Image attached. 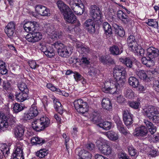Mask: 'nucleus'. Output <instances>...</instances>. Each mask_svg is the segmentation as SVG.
<instances>
[{"label":"nucleus","mask_w":159,"mask_h":159,"mask_svg":"<svg viewBox=\"0 0 159 159\" xmlns=\"http://www.w3.org/2000/svg\"><path fill=\"white\" fill-rule=\"evenodd\" d=\"M100 61L104 64H112L114 63V60L109 56H102L100 58Z\"/></svg>","instance_id":"35"},{"label":"nucleus","mask_w":159,"mask_h":159,"mask_svg":"<svg viewBox=\"0 0 159 159\" xmlns=\"http://www.w3.org/2000/svg\"><path fill=\"white\" fill-rule=\"evenodd\" d=\"M97 125L106 130H109L111 127V123L108 121H101Z\"/></svg>","instance_id":"32"},{"label":"nucleus","mask_w":159,"mask_h":159,"mask_svg":"<svg viewBox=\"0 0 159 159\" xmlns=\"http://www.w3.org/2000/svg\"><path fill=\"white\" fill-rule=\"evenodd\" d=\"M117 15L118 17L125 23H127L130 20L129 18L122 11H119Z\"/></svg>","instance_id":"23"},{"label":"nucleus","mask_w":159,"mask_h":159,"mask_svg":"<svg viewBox=\"0 0 159 159\" xmlns=\"http://www.w3.org/2000/svg\"><path fill=\"white\" fill-rule=\"evenodd\" d=\"M147 23L148 25L154 27V28H157L158 25L157 21L155 19H148V22Z\"/></svg>","instance_id":"47"},{"label":"nucleus","mask_w":159,"mask_h":159,"mask_svg":"<svg viewBox=\"0 0 159 159\" xmlns=\"http://www.w3.org/2000/svg\"><path fill=\"white\" fill-rule=\"evenodd\" d=\"M49 46V44H47L44 42H41L39 43V48L44 53Z\"/></svg>","instance_id":"49"},{"label":"nucleus","mask_w":159,"mask_h":159,"mask_svg":"<svg viewBox=\"0 0 159 159\" xmlns=\"http://www.w3.org/2000/svg\"><path fill=\"white\" fill-rule=\"evenodd\" d=\"M116 34H117L119 36L122 37L125 34V32L123 28L120 26H117V27L116 29Z\"/></svg>","instance_id":"44"},{"label":"nucleus","mask_w":159,"mask_h":159,"mask_svg":"<svg viewBox=\"0 0 159 159\" xmlns=\"http://www.w3.org/2000/svg\"><path fill=\"white\" fill-rule=\"evenodd\" d=\"M7 118L5 116H0V128L4 130L8 126Z\"/></svg>","instance_id":"21"},{"label":"nucleus","mask_w":159,"mask_h":159,"mask_svg":"<svg viewBox=\"0 0 159 159\" xmlns=\"http://www.w3.org/2000/svg\"><path fill=\"white\" fill-rule=\"evenodd\" d=\"M81 53L87 54L89 53L90 51L89 48L87 46H83L81 49L79 51Z\"/></svg>","instance_id":"59"},{"label":"nucleus","mask_w":159,"mask_h":159,"mask_svg":"<svg viewBox=\"0 0 159 159\" xmlns=\"http://www.w3.org/2000/svg\"><path fill=\"white\" fill-rule=\"evenodd\" d=\"M102 108L106 110H109L112 108V104L108 98H103L102 102Z\"/></svg>","instance_id":"26"},{"label":"nucleus","mask_w":159,"mask_h":159,"mask_svg":"<svg viewBox=\"0 0 159 159\" xmlns=\"http://www.w3.org/2000/svg\"><path fill=\"white\" fill-rule=\"evenodd\" d=\"M95 143L101 153L106 155L112 154L113 151L107 140L100 138Z\"/></svg>","instance_id":"4"},{"label":"nucleus","mask_w":159,"mask_h":159,"mask_svg":"<svg viewBox=\"0 0 159 159\" xmlns=\"http://www.w3.org/2000/svg\"><path fill=\"white\" fill-rule=\"evenodd\" d=\"M39 119L34 120L32 123V126L33 129L37 131H40L43 130L44 128H42V125L40 123Z\"/></svg>","instance_id":"25"},{"label":"nucleus","mask_w":159,"mask_h":159,"mask_svg":"<svg viewBox=\"0 0 159 159\" xmlns=\"http://www.w3.org/2000/svg\"><path fill=\"white\" fill-rule=\"evenodd\" d=\"M30 32H34L39 29V24L35 21H30Z\"/></svg>","instance_id":"45"},{"label":"nucleus","mask_w":159,"mask_h":159,"mask_svg":"<svg viewBox=\"0 0 159 159\" xmlns=\"http://www.w3.org/2000/svg\"><path fill=\"white\" fill-rule=\"evenodd\" d=\"M141 61L142 63L148 67H150L154 65V61L151 60L148 56L147 57H143L141 59Z\"/></svg>","instance_id":"27"},{"label":"nucleus","mask_w":159,"mask_h":159,"mask_svg":"<svg viewBox=\"0 0 159 159\" xmlns=\"http://www.w3.org/2000/svg\"><path fill=\"white\" fill-rule=\"evenodd\" d=\"M2 86L3 88L6 90H8L11 87V84L7 81H4Z\"/></svg>","instance_id":"55"},{"label":"nucleus","mask_w":159,"mask_h":159,"mask_svg":"<svg viewBox=\"0 0 159 159\" xmlns=\"http://www.w3.org/2000/svg\"><path fill=\"white\" fill-rule=\"evenodd\" d=\"M128 150L129 154L132 156H134L137 154V151L132 146H129Z\"/></svg>","instance_id":"52"},{"label":"nucleus","mask_w":159,"mask_h":159,"mask_svg":"<svg viewBox=\"0 0 159 159\" xmlns=\"http://www.w3.org/2000/svg\"><path fill=\"white\" fill-rule=\"evenodd\" d=\"M73 76L76 81H78L81 80L83 77L78 72H74Z\"/></svg>","instance_id":"60"},{"label":"nucleus","mask_w":159,"mask_h":159,"mask_svg":"<svg viewBox=\"0 0 159 159\" xmlns=\"http://www.w3.org/2000/svg\"><path fill=\"white\" fill-rule=\"evenodd\" d=\"M53 44H49V46L44 53V54L48 57L51 58L55 55V51L52 48V46L54 47L53 45Z\"/></svg>","instance_id":"30"},{"label":"nucleus","mask_w":159,"mask_h":159,"mask_svg":"<svg viewBox=\"0 0 159 159\" xmlns=\"http://www.w3.org/2000/svg\"><path fill=\"white\" fill-rule=\"evenodd\" d=\"M90 59L84 57H82L81 59V61L83 63L86 65H88L89 64L90 62Z\"/></svg>","instance_id":"64"},{"label":"nucleus","mask_w":159,"mask_h":159,"mask_svg":"<svg viewBox=\"0 0 159 159\" xmlns=\"http://www.w3.org/2000/svg\"><path fill=\"white\" fill-rule=\"evenodd\" d=\"M74 105L75 109L80 113L84 114L88 110V104L82 99L75 100Z\"/></svg>","instance_id":"6"},{"label":"nucleus","mask_w":159,"mask_h":159,"mask_svg":"<svg viewBox=\"0 0 159 159\" xmlns=\"http://www.w3.org/2000/svg\"><path fill=\"white\" fill-rule=\"evenodd\" d=\"M128 83L131 86L136 88L138 86L139 81L136 78L132 76L129 78Z\"/></svg>","instance_id":"33"},{"label":"nucleus","mask_w":159,"mask_h":159,"mask_svg":"<svg viewBox=\"0 0 159 159\" xmlns=\"http://www.w3.org/2000/svg\"><path fill=\"white\" fill-rule=\"evenodd\" d=\"M124 95L126 98L131 99L134 97V93L133 91L130 88L125 89L124 91Z\"/></svg>","instance_id":"36"},{"label":"nucleus","mask_w":159,"mask_h":159,"mask_svg":"<svg viewBox=\"0 0 159 159\" xmlns=\"http://www.w3.org/2000/svg\"><path fill=\"white\" fill-rule=\"evenodd\" d=\"M53 102L55 108L59 113H62L63 109L61 103L59 102L56 101L55 99L53 100Z\"/></svg>","instance_id":"38"},{"label":"nucleus","mask_w":159,"mask_h":159,"mask_svg":"<svg viewBox=\"0 0 159 159\" xmlns=\"http://www.w3.org/2000/svg\"><path fill=\"white\" fill-rule=\"evenodd\" d=\"M148 133L147 128L144 126L141 125L135 129L134 135L137 136H144Z\"/></svg>","instance_id":"14"},{"label":"nucleus","mask_w":159,"mask_h":159,"mask_svg":"<svg viewBox=\"0 0 159 159\" xmlns=\"http://www.w3.org/2000/svg\"><path fill=\"white\" fill-rule=\"evenodd\" d=\"M18 86L19 89L21 92L29 93V89L25 83L20 82L19 83Z\"/></svg>","instance_id":"42"},{"label":"nucleus","mask_w":159,"mask_h":159,"mask_svg":"<svg viewBox=\"0 0 159 159\" xmlns=\"http://www.w3.org/2000/svg\"><path fill=\"white\" fill-rule=\"evenodd\" d=\"M123 119L124 123L127 126L130 125L133 123V115L128 110L123 111Z\"/></svg>","instance_id":"11"},{"label":"nucleus","mask_w":159,"mask_h":159,"mask_svg":"<svg viewBox=\"0 0 159 159\" xmlns=\"http://www.w3.org/2000/svg\"><path fill=\"white\" fill-rule=\"evenodd\" d=\"M103 28L107 36L108 37L111 36L112 34V32L111 27L110 25L107 22H104L103 23Z\"/></svg>","instance_id":"24"},{"label":"nucleus","mask_w":159,"mask_h":159,"mask_svg":"<svg viewBox=\"0 0 159 159\" xmlns=\"http://www.w3.org/2000/svg\"><path fill=\"white\" fill-rule=\"evenodd\" d=\"M63 16L65 20L69 23H73L76 21V16L71 10Z\"/></svg>","instance_id":"17"},{"label":"nucleus","mask_w":159,"mask_h":159,"mask_svg":"<svg viewBox=\"0 0 159 159\" xmlns=\"http://www.w3.org/2000/svg\"><path fill=\"white\" fill-rule=\"evenodd\" d=\"M110 50L111 53L113 55H118L120 54V51L119 48L116 45H113L110 47Z\"/></svg>","instance_id":"48"},{"label":"nucleus","mask_w":159,"mask_h":159,"mask_svg":"<svg viewBox=\"0 0 159 159\" xmlns=\"http://www.w3.org/2000/svg\"><path fill=\"white\" fill-rule=\"evenodd\" d=\"M4 148L3 150L0 149V159L3 157V155L7 157L10 153L9 148L6 145H4Z\"/></svg>","instance_id":"39"},{"label":"nucleus","mask_w":159,"mask_h":159,"mask_svg":"<svg viewBox=\"0 0 159 159\" xmlns=\"http://www.w3.org/2000/svg\"><path fill=\"white\" fill-rule=\"evenodd\" d=\"M117 128L120 133L125 135L126 134L128 133V132L123 126L122 123L117 125Z\"/></svg>","instance_id":"53"},{"label":"nucleus","mask_w":159,"mask_h":159,"mask_svg":"<svg viewBox=\"0 0 159 159\" xmlns=\"http://www.w3.org/2000/svg\"><path fill=\"white\" fill-rule=\"evenodd\" d=\"M46 86L48 89H50L52 91H55L60 95L64 96L66 97H67L69 95L68 93L64 91H61L59 89L56 88L55 86L51 84H47Z\"/></svg>","instance_id":"19"},{"label":"nucleus","mask_w":159,"mask_h":159,"mask_svg":"<svg viewBox=\"0 0 159 159\" xmlns=\"http://www.w3.org/2000/svg\"><path fill=\"white\" fill-rule=\"evenodd\" d=\"M127 42L128 45L132 44L133 43L136 42L135 41V38L134 36L130 35L127 39Z\"/></svg>","instance_id":"58"},{"label":"nucleus","mask_w":159,"mask_h":159,"mask_svg":"<svg viewBox=\"0 0 159 159\" xmlns=\"http://www.w3.org/2000/svg\"><path fill=\"white\" fill-rule=\"evenodd\" d=\"M138 76L141 79L144 80H148L149 77L147 75L145 72L144 70H140L138 72Z\"/></svg>","instance_id":"41"},{"label":"nucleus","mask_w":159,"mask_h":159,"mask_svg":"<svg viewBox=\"0 0 159 159\" xmlns=\"http://www.w3.org/2000/svg\"><path fill=\"white\" fill-rule=\"evenodd\" d=\"M120 61L125 64L127 67L131 68L133 66L132 61L131 59L128 58H126L125 59L120 58Z\"/></svg>","instance_id":"37"},{"label":"nucleus","mask_w":159,"mask_h":159,"mask_svg":"<svg viewBox=\"0 0 159 159\" xmlns=\"http://www.w3.org/2000/svg\"><path fill=\"white\" fill-rule=\"evenodd\" d=\"M36 12L42 16H49L50 15L49 9L41 5H38L35 7Z\"/></svg>","instance_id":"9"},{"label":"nucleus","mask_w":159,"mask_h":159,"mask_svg":"<svg viewBox=\"0 0 159 159\" xmlns=\"http://www.w3.org/2000/svg\"><path fill=\"white\" fill-rule=\"evenodd\" d=\"M153 88L154 90L159 93V81L156 80L153 81Z\"/></svg>","instance_id":"56"},{"label":"nucleus","mask_w":159,"mask_h":159,"mask_svg":"<svg viewBox=\"0 0 159 159\" xmlns=\"http://www.w3.org/2000/svg\"><path fill=\"white\" fill-rule=\"evenodd\" d=\"M29 112L31 114L33 117L36 116L39 113L37 107L34 105L31 106Z\"/></svg>","instance_id":"46"},{"label":"nucleus","mask_w":159,"mask_h":159,"mask_svg":"<svg viewBox=\"0 0 159 159\" xmlns=\"http://www.w3.org/2000/svg\"><path fill=\"white\" fill-rule=\"evenodd\" d=\"M25 129L24 127L22 126H18L16 129L15 134L17 138L19 140H22L24 134Z\"/></svg>","instance_id":"18"},{"label":"nucleus","mask_w":159,"mask_h":159,"mask_svg":"<svg viewBox=\"0 0 159 159\" xmlns=\"http://www.w3.org/2000/svg\"><path fill=\"white\" fill-rule=\"evenodd\" d=\"M143 122L147 127H150L149 128V130L152 134H153L156 132L157 128L156 126H154L152 122L146 120H144Z\"/></svg>","instance_id":"29"},{"label":"nucleus","mask_w":159,"mask_h":159,"mask_svg":"<svg viewBox=\"0 0 159 159\" xmlns=\"http://www.w3.org/2000/svg\"><path fill=\"white\" fill-rule=\"evenodd\" d=\"M13 109L15 112H19L23 109V105L22 104L16 103L13 105Z\"/></svg>","instance_id":"43"},{"label":"nucleus","mask_w":159,"mask_h":159,"mask_svg":"<svg viewBox=\"0 0 159 159\" xmlns=\"http://www.w3.org/2000/svg\"><path fill=\"white\" fill-rule=\"evenodd\" d=\"M62 33L61 32L52 31L51 33V37L53 39H55L61 38Z\"/></svg>","instance_id":"50"},{"label":"nucleus","mask_w":159,"mask_h":159,"mask_svg":"<svg viewBox=\"0 0 159 159\" xmlns=\"http://www.w3.org/2000/svg\"><path fill=\"white\" fill-rule=\"evenodd\" d=\"M30 141L33 145L42 144L44 143V141L42 139L38 136H34L32 137L30 139Z\"/></svg>","instance_id":"34"},{"label":"nucleus","mask_w":159,"mask_h":159,"mask_svg":"<svg viewBox=\"0 0 159 159\" xmlns=\"http://www.w3.org/2000/svg\"><path fill=\"white\" fill-rule=\"evenodd\" d=\"M20 143L17 144L16 149L12 156V159H24L23 155V146L20 144Z\"/></svg>","instance_id":"8"},{"label":"nucleus","mask_w":159,"mask_h":159,"mask_svg":"<svg viewBox=\"0 0 159 159\" xmlns=\"http://www.w3.org/2000/svg\"><path fill=\"white\" fill-rule=\"evenodd\" d=\"M80 0H72L70 2V6L75 5H80V4H83L81 3Z\"/></svg>","instance_id":"57"},{"label":"nucleus","mask_w":159,"mask_h":159,"mask_svg":"<svg viewBox=\"0 0 159 159\" xmlns=\"http://www.w3.org/2000/svg\"><path fill=\"white\" fill-rule=\"evenodd\" d=\"M147 56L151 60H153L154 58L158 57L159 55V50L153 47L148 48L147 50Z\"/></svg>","instance_id":"15"},{"label":"nucleus","mask_w":159,"mask_h":159,"mask_svg":"<svg viewBox=\"0 0 159 159\" xmlns=\"http://www.w3.org/2000/svg\"><path fill=\"white\" fill-rule=\"evenodd\" d=\"M113 75L115 81L111 80L106 82L104 87L102 88V90L105 93H109L114 94L118 92L125 84V76L126 71L122 67L120 66H116L113 69Z\"/></svg>","instance_id":"1"},{"label":"nucleus","mask_w":159,"mask_h":159,"mask_svg":"<svg viewBox=\"0 0 159 159\" xmlns=\"http://www.w3.org/2000/svg\"><path fill=\"white\" fill-rule=\"evenodd\" d=\"M129 106L135 109H138L139 108L140 103L137 102H133L129 103Z\"/></svg>","instance_id":"54"},{"label":"nucleus","mask_w":159,"mask_h":159,"mask_svg":"<svg viewBox=\"0 0 159 159\" xmlns=\"http://www.w3.org/2000/svg\"><path fill=\"white\" fill-rule=\"evenodd\" d=\"M28 93L21 92V93H16L15 95L16 100L20 102H24L28 99Z\"/></svg>","instance_id":"22"},{"label":"nucleus","mask_w":159,"mask_h":159,"mask_svg":"<svg viewBox=\"0 0 159 159\" xmlns=\"http://www.w3.org/2000/svg\"><path fill=\"white\" fill-rule=\"evenodd\" d=\"M28 63L31 68L32 69H35L38 66L34 61H30Z\"/></svg>","instance_id":"62"},{"label":"nucleus","mask_w":159,"mask_h":159,"mask_svg":"<svg viewBox=\"0 0 159 159\" xmlns=\"http://www.w3.org/2000/svg\"><path fill=\"white\" fill-rule=\"evenodd\" d=\"M129 49L132 52L137 55L142 56H143L144 50L141 47L138 45L137 42H135L129 45Z\"/></svg>","instance_id":"10"},{"label":"nucleus","mask_w":159,"mask_h":159,"mask_svg":"<svg viewBox=\"0 0 159 159\" xmlns=\"http://www.w3.org/2000/svg\"><path fill=\"white\" fill-rule=\"evenodd\" d=\"M53 45L57 49L59 55L62 57H68L72 53L73 49L71 46L65 47L60 42L54 43Z\"/></svg>","instance_id":"5"},{"label":"nucleus","mask_w":159,"mask_h":159,"mask_svg":"<svg viewBox=\"0 0 159 159\" xmlns=\"http://www.w3.org/2000/svg\"><path fill=\"white\" fill-rule=\"evenodd\" d=\"M16 23L11 21L9 23L5 28V31L9 37L13 36L15 30Z\"/></svg>","instance_id":"12"},{"label":"nucleus","mask_w":159,"mask_h":159,"mask_svg":"<svg viewBox=\"0 0 159 159\" xmlns=\"http://www.w3.org/2000/svg\"><path fill=\"white\" fill-rule=\"evenodd\" d=\"M40 123L42 124V128L44 129L49 126L50 125V120L46 116L41 117L39 119Z\"/></svg>","instance_id":"31"},{"label":"nucleus","mask_w":159,"mask_h":159,"mask_svg":"<svg viewBox=\"0 0 159 159\" xmlns=\"http://www.w3.org/2000/svg\"><path fill=\"white\" fill-rule=\"evenodd\" d=\"M99 72V70L98 69L93 68H91L89 70V75L92 76H94Z\"/></svg>","instance_id":"51"},{"label":"nucleus","mask_w":159,"mask_h":159,"mask_svg":"<svg viewBox=\"0 0 159 159\" xmlns=\"http://www.w3.org/2000/svg\"><path fill=\"white\" fill-rule=\"evenodd\" d=\"M90 15L93 20L90 19L87 20L84 23V26L89 32L94 33L95 30L94 20L96 21L100 20L102 15L99 8L93 5L91 7Z\"/></svg>","instance_id":"2"},{"label":"nucleus","mask_w":159,"mask_h":159,"mask_svg":"<svg viewBox=\"0 0 159 159\" xmlns=\"http://www.w3.org/2000/svg\"><path fill=\"white\" fill-rule=\"evenodd\" d=\"M30 21L25 22L23 28L27 32H30Z\"/></svg>","instance_id":"61"},{"label":"nucleus","mask_w":159,"mask_h":159,"mask_svg":"<svg viewBox=\"0 0 159 159\" xmlns=\"http://www.w3.org/2000/svg\"><path fill=\"white\" fill-rule=\"evenodd\" d=\"M48 153V151L46 149H40L37 151L36 153V156L39 158H43L47 155Z\"/></svg>","instance_id":"40"},{"label":"nucleus","mask_w":159,"mask_h":159,"mask_svg":"<svg viewBox=\"0 0 159 159\" xmlns=\"http://www.w3.org/2000/svg\"><path fill=\"white\" fill-rule=\"evenodd\" d=\"M57 4L58 8L63 15L67 13H69V12L71 10L69 7L62 1H58Z\"/></svg>","instance_id":"16"},{"label":"nucleus","mask_w":159,"mask_h":159,"mask_svg":"<svg viewBox=\"0 0 159 159\" xmlns=\"http://www.w3.org/2000/svg\"><path fill=\"white\" fill-rule=\"evenodd\" d=\"M34 117L29 112L28 113H25L24 116V119L25 120H29L32 119Z\"/></svg>","instance_id":"63"},{"label":"nucleus","mask_w":159,"mask_h":159,"mask_svg":"<svg viewBox=\"0 0 159 159\" xmlns=\"http://www.w3.org/2000/svg\"><path fill=\"white\" fill-rule=\"evenodd\" d=\"M70 7L74 12L77 15H81L83 13L84 8V5L83 4H80V5L71 6Z\"/></svg>","instance_id":"20"},{"label":"nucleus","mask_w":159,"mask_h":159,"mask_svg":"<svg viewBox=\"0 0 159 159\" xmlns=\"http://www.w3.org/2000/svg\"><path fill=\"white\" fill-rule=\"evenodd\" d=\"M78 155L81 159H91L92 157L91 154L84 149L79 152Z\"/></svg>","instance_id":"28"},{"label":"nucleus","mask_w":159,"mask_h":159,"mask_svg":"<svg viewBox=\"0 0 159 159\" xmlns=\"http://www.w3.org/2000/svg\"><path fill=\"white\" fill-rule=\"evenodd\" d=\"M144 115L155 123H159V112L157 108L152 105L144 106L143 108Z\"/></svg>","instance_id":"3"},{"label":"nucleus","mask_w":159,"mask_h":159,"mask_svg":"<svg viewBox=\"0 0 159 159\" xmlns=\"http://www.w3.org/2000/svg\"><path fill=\"white\" fill-rule=\"evenodd\" d=\"M43 37L42 34L39 32H33L27 34L25 38L29 42L34 43L40 40Z\"/></svg>","instance_id":"7"},{"label":"nucleus","mask_w":159,"mask_h":159,"mask_svg":"<svg viewBox=\"0 0 159 159\" xmlns=\"http://www.w3.org/2000/svg\"><path fill=\"white\" fill-rule=\"evenodd\" d=\"M103 133L111 141L116 142L119 140V135L118 132L111 130L104 132Z\"/></svg>","instance_id":"13"}]
</instances>
